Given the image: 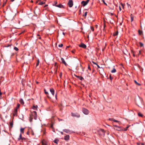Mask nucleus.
<instances>
[{"mask_svg": "<svg viewBox=\"0 0 145 145\" xmlns=\"http://www.w3.org/2000/svg\"><path fill=\"white\" fill-rule=\"evenodd\" d=\"M33 118L35 120L37 119V112L35 111H33V112H31V114L30 115L29 120L31 122L32 121V120Z\"/></svg>", "mask_w": 145, "mask_h": 145, "instance_id": "f257e3e1", "label": "nucleus"}, {"mask_svg": "<svg viewBox=\"0 0 145 145\" xmlns=\"http://www.w3.org/2000/svg\"><path fill=\"white\" fill-rule=\"evenodd\" d=\"M82 111L83 113L85 115H87L89 113V111L87 109L83 108H82Z\"/></svg>", "mask_w": 145, "mask_h": 145, "instance_id": "f03ea898", "label": "nucleus"}, {"mask_svg": "<svg viewBox=\"0 0 145 145\" xmlns=\"http://www.w3.org/2000/svg\"><path fill=\"white\" fill-rule=\"evenodd\" d=\"M71 115L74 117H77L78 118H79L80 116V115L77 113H71Z\"/></svg>", "mask_w": 145, "mask_h": 145, "instance_id": "7ed1b4c3", "label": "nucleus"}, {"mask_svg": "<svg viewBox=\"0 0 145 145\" xmlns=\"http://www.w3.org/2000/svg\"><path fill=\"white\" fill-rule=\"evenodd\" d=\"M89 0H87L86 1H83L81 2V3L83 6H85L88 3Z\"/></svg>", "mask_w": 145, "mask_h": 145, "instance_id": "20e7f679", "label": "nucleus"}, {"mask_svg": "<svg viewBox=\"0 0 145 145\" xmlns=\"http://www.w3.org/2000/svg\"><path fill=\"white\" fill-rule=\"evenodd\" d=\"M68 5L70 7H71L73 5V2L72 0H69Z\"/></svg>", "mask_w": 145, "mask_h": 145, "instance_id": "39448f33", "label": "nucleus"}, {"mask_svg": "<svg viewBox=\"0 0 145 145\" xmlns=\"http://www.w3.org/2000/svg\"><path fill=\"white\" fill-rule=\"evenodd\" d=\"M79 46L84 48H86V45L82 43H81L80 44H79Z\"/></svg>", "mask_w": 145, "mask_h": 145, "instance_id": "423d86ee", "label": "nucleus"}, {"mask_svg": "<svg viewBox=\"0 0 145 145\" xmlns=\"http://www.w3.org/2000/svg\"><path fill=\"white\" fill-rule=\"evenodd\" d=\"M63 132L68 133L71 134L72 133V131L69 129H64L63 130Z\"/></svg>", "mask_w": 145, "mask_h": 145, "instance_id": "0eeeda50", "label": "nucleus"}, {"mask_svg": "<svg viewBox=\"0 0 145 145\" xmlns=\"http://www.w3.org/2000/svg\"><path fill=\"white\" fill-rule=\"evenodd\" d=\"M61 61L62 63L64 64L65 66H67V64L65 62V60L63 58H61Z\"/></svg>", "mask_w": 145, "mask_h": 145, "instance_id": "6e6552de", "label": "nucleus"}, {"mask_svg": "<svg viewBox=\"0 0 145 145\" xmlns=\"http://www.w3.org/2000/svg\"><path fill=\"white\" fill-rule=\"evenodd\" d=\"M74 76L75 77H76L77 78H78L81 81L84 80V78L82 76H77L75 74H74Z\"/></svg>", "mask_w": 145, "mask_h": 145, "instance_id": "1a4fd4ad", "label": "nucleus"}, {"mask_svg": "<svg viewBox=\"0 0 145 145\" xmlns=\"http://www.w3.org/2000/svg\"><path fill=\"white\" fill-rule=\"evenodd\" d=\"M69 139V135H67L64 137V139L65 140H68Z\"/></svg>", "mask_w": 145, "mask_h": 145, "instance_id": "9d476101", "label": "nucleus"}, {"mask_svg": "<svg viewBox=\"0 0 145 145\" xmlns=\"http://www.w3.org/2000/svg\"><path fill=\"white\" fill-rule=\"evenodd\" d=\"M50 91L51 92L52 94L54 95V94L55 91L54 89L53 88H51L50 89Z\"/></svg>", "mask_w": 145, "mask_h": 145, "instance_id": "9b49d317", "label": "nucleus"}, {"mask_svg": "<svg viewBox=\"0 0 145 145\" xmlns=\"http://www.w3.org/2000/svg\"><path fill=\"white\" fill-rule=\"evenodd\" d=\"M18 112V110L17 108H15L14 110V111L13 115L14 116H16L17 115V114Z\"/></svg>", "mask_w": 145, "mask_h": 145, "instance_id": "f8f14e48", "label": "nucleus"}, {"mask_svg": "<svg viewBox=\"0 0 145 145\" xmlns=\"http://www.w3.org/2000/svg\"><path fill=\"white\" fill-rule=\"evenodd\" d=\"M20 103L22 105H23L24 104V102L22 99H21L19 101Z\"/></svg>", "mask_w": 145, "mask_h": 145, "instance_id": "ddd939ff", "label": "nucleus"}, {"mask_svg": "<svg viewBox=\"0 0 145 145\" xmlns=\"http://www.w3.org/2000/svg\"><path fill=\"white\" fill-rule=\"evenodd\" d=\"M25 129V128H21V129H20V132H21V133H23V134L24 133V130Z\"/></svg>", "mask_w": 145, "mask_h": 145, "instance_id": "4468645a", "label": "nucleus"}, {"mask_svg": "<svg viewBox=\"0 0 145 145\" xmlns=\"http://www.w3.org/2000/svg\"><path fill=\"white\" fill-rule=\"evenodd\" d=\"M59 141V140L58 139H55L54 141V142L56 144H57L58 142Z\"/></svg>", "mask_w": 145, "mask_h": 145, "instance_id": "2eb2a0df", "label": "nucleus"}, {"mask_svg": "<svg viewBox=\"0 0 145 145\" xmlns=\"http://www.w3.org/2000/svg\"><path fill=\"white\" fill-rule=\"evenodd\" d=\"M56 6L57 7H58L61 8H62L63 7V6L61 4H59L58 5H56Z\"/></svg>", "mask_w": 145, "mask_h": 145, "instance_id": "dca6fc26", "label": "nucleus"}, {"mask_svg": "<svg viewBox=\"0 0 145 145\" xmlns=\"http://www.w3.org/2000/svg\"><path fill=\"white\" fill-rule=\"evenodd\" d=\"M134 81L135 83V84L137 85L138 86H140L141 84L139 83H138V82H137V81L136 80H134Z\"/></svg>", "mask_w": 145, "mask_h": 145, "instance_id": "f3484780", "label": "nucleus"}, {"mask_svg": "<svg viewBox=\"0 0 145 145\" xmlns=\"http://www.w3.org/2000/svg\"><path fill=\"white\" fill-rule=\"evenodd\" d=\"M37 106H33V109L34 110H37Z\"/></svg>", "mask_w": 145, "mask_h": 145, "instance_id": "a211bd4d", "label": "nucleus"}, {"mask_svg": "<svg viewBox=\"0 0 145 145\" xmlns=\"http://www.w3.org/2000/svg\"><path fill=\"white\" fill-rule=\"evenodd\" d=\"M45 94L46 95L47 97L49 98H51L49 96V93L48 92L45 91L44 92Z\"/></svg>", "mask_w": 145, "mask_h": 145, "instance_id": "6ab92c4d", "label": "nucleus"}, {"mask_svg": "<svg viewBox=\"0 0 145 145\" xmlns=\"http://www.w3.org/2000/svg\"><path fill=\"white\" fill-rule=\"evenodd\" d=\"M116 72V70L114 68H113V69L111 71V72L112 73H115Z\"/></svg>", "mask_w": 145, "mask_h": 145, "instance_id": "aec40b11", "label": "nucleus"}, {"mask_svg": "<svg viewBox=\"0 0 145 145\" xmlns=\"http://www.w3.org/2000/svg\"><path fill=\"white\" fill-rule=\"evenodd\" d=\"M10 125L11 128H12L13 125V121H11L10 122Z\"/></svg>", "mask_w": 145, "mask_h": 145, "instance_id": "412c9836", "label": "nucleus"}, {"mask_svg": "<svg viewBox=\"0 0 145 145\" xmlns=\"http://www.w3.org/2000/svg\"><path fill=\"white\" fill-rule=\"evenodd\" d=\"M132 14L131 15V22H132L133 21V16H132Z\"/></svg>", "mask_w": 145, "mask_h": 145, "instance_id": "4be33fe9", "label": "nucleus"}, {"mask_svg": "<svg viewBox=\"0 0 145 145\" xmlns=\"http://www.w3.org/2000/svg\"><path fill=\"white\" fill-rule=\"evenodd\" d=\"M21 138H22V134H21V133H20V135L19 137V138H18V140H21Z\"/></svg>", "mask_w": 145, "mask_h": 145, "instance_id": "5701e85b", "label": "nucleus"}, {"mask_svg": "<svg viewBox=\"0 0 145 145\" xmlns=\"http://www.w3.org/2000/svg\"><path fill=\"white\" fill-rule=\"evenodd\" d=\"M139 44H140V46L141 47H143V43L141 42H139Z\"/></svg>", "mask_w": 145, "mask_h": 145, "instance_id": "b1692460", "label": "nucleus"}, {"mask_svg": "<svg viewBox=\"0 0 145 145\" xmlns=\"http://www.w3.org/2000/svg\"><path fill=\"white\" fill-rule=\"evenodd\" d=\"M100 130L102 132L103 134V135H105L104 130L103 129H101Z\"/></svg>", "mask_w": 145, "mask_h": 145, "instance_id": "393cba45", "label": "nucleus"}, {"mask_svg": "<svg viewBox=\"0 0 145 145\" xmlns=\"http://www.w3.org/2000/svg\"><path fill=\"white\" fill-rule=\"evenodd\" d=\"M138 115L139 116L142 117L143 116V115L140 113H138Z\"/></svg>", "mask_w": 145, "mask_h": 145, "instance_id": "a878e982", "label": "nucleus"}, {"mask_svg": "<svg viewBox=\"0 0 145 145\" xmlns=\"http://www.w3.org/2000/svg\"><path fill=\"white\" fill-rule=\"evenodd\" d=\"M20 106V104L19 103H18L17 105V106L15 108H17V110H18V108H19Z\"/></svg>", "mask_w": 145, "mask_h": 145, "instance_id": "bb28decb", "label": "nucleus"}, {"mask_svg": "<svg viewBox=\"0 0 145 145\" xmlns=\"http://www.w3.org/2000/svg\"><path fill=\"white\" fill-rule=\"evenodd\" d=\"M138 33L140 35H141L142 33V32L140 30H138Z\"/></svg>", "mask_w": 145, "mask_h": 145, "instance_id": "cd10ccee", "label": "nucleus"}, {"mask_svg": "<svg viewBox=\"0 0 145 145\" xmlns=\"http://www.w3.org/2000/svg\"><path fill=\"white\" fill-rule=\"evenodd\" d=\"M45 2H41L39 3V5H42L43 4H45Z\"/></svg>", "mask_w": 145, "mask_h": 145, "instance_id": "c85d7f7f", "label": "nucleus"}, {"mask_svg": "<svg viewBox=\"0 0 145 145\" xmlns=\"http://www.w3.org/2000/svg\"><path fill=\"white\" fill-rule=\"evenodd\" d=\"M14 50H15L16 51H18L19 50L18 48L16 47H14Z\"/></svg>", "mask_w": 145, "mask_h": 145, "instance_id": "c756f323", "label": "nucleus"}, {"mask_svg": "<svg viewBox=\"0 0 145 145\" xmlns=\"http://www.w3.org/2000/svg\"><path fill=\"white\" fill-rule=\"evenodd\" d=\"M118 32L117 31L115 33H114L113 35L114 36H115L117 35H118Z\"/></svg>", "mask_w": 145, "mask_h": 145, "instance_id": "7c9ffc66", "label": "nucleus"}, {"mask_svg": "<svg viewBox=\"0 0 145 145\" xmlns=\"http://www.w3.org/2000/svg\"><path fill=\"white\" fill-rule=\"evenodd\" d=\"M42 145H48L47 144V143L45 142H42Z\"/></svg>", "mask_w": 145, "mask_h": 145, "instance_id": "2f4dec72", "label": "nucleus"}, {"mask_svg": "<svg viewBox=\"0 0 145 145\" xmlns=\"http://www.w3.org/2000/svg\"><path fill=\"white\" fill-rule=\"evenodd\" d=\"M39 60L38 59L37 61V63H36V67L37 66L39 65Z\"/></svg>", "mask_w": 145, "mask_h": 145, "instance_id": "473e14b6", "label": "nucleus"}, {"mask_svg": "<svg viewBox=\"0 0 145 145\" xmlns=\"http://www.w3.org/2000/svg\"><path fill=\"white\" fill-rule=\"evenodd\" d=\"M3 78V77H0V82H1L2 81H3V80H2Z\"/></svg>", "mask_w": 145, "mask_h": 145, "instance_id": "72a5a7b5", "label": "nucleus"}, {"mask_svg": "<svg viewBox=\"0 0 145 145\" xmlns=\"http://www.w3.org/2000/svg\"><path fill=\"white\" fill-rule=\"evenodd\" d=\"M12 44H7L6 45V47H8L10 46Z\"/></svg>", "mask_w": 145, "mask_h": 145, "instance_id": "f704fd0d", "label": "nucleus"}, {"mask_svg": "<svg viewBox=\"0 0 145 145\" xmlns=\"http://www.w3.org/2000/svg\"><path fill=\"white\" fill-rule=\"evenodd\" d=\"M88 12H85L84 14V16H85V17L86 16Z\"/></svg>", "mask_w": 145, "mask_h": 145, "instance_id": "c9c22d12", "label": "nucleus"}, {"mask_svg": "<svg viewBox=\"0 0 145 145\" xmlns=\"http://www.w3.org/2000/svg\"><path fill=\"white\" fill-rule=\"evenodd\" d=\"M63 44H59V45L58 46H59V47H62L63 46Z\"/></svg>", "mask_w": 145, "mask_h": 145, "instance_id": "e433bc0d", "label": "nucleus"}, {"mask_svg": "<svg viewBox=\"0 0 145 145\" xmlns=\"http://www.w3.org/2000/svg\"><path fill=\"white\" fill-rule=\"evenodd\" d=\"M90 28H91V29L92 30V31H94V28L93 27H91V26L90 27Z\"/></svg>", "mask_w": 145, "mask_h": 145, "instance_id": "4c0bfd02", "label": "nucleus"}, {"mask_svg": "<svg viewBox=\"0 0 145 145\" xmlns=\"http://www.w3.org/2000/svg\"><path fill=\"white\" fill-rule=\"evenodd\" d=\"M108 120L110 121H114V119L113 118H110L108 119Z\"/></svg>", "mask_w": 145, "mask_h": 145, "instance_id": "58836bf2", "label": "nucleus"}, {"mask_svg": "<svg viewBox=\"0 0 145 145\" xmlns=\"http://www.w3.org/2000/svg\"><path fill=\"white\" fill-rule=\"evenodd\" d=\"M62 72H60V74H59V76L60 77V78H61V77H62Z\"/></svg>", "mask_w": 145, "mask_h": 145, "instance_id": "ea45409f", "label": "nucleus"}, {"mask_svg": "<svg viewBox=\"0 0 145 145\" xmlns=\"http://www.w3.org/2000/svg\"><path fill=\"white\" fill-rule=\"evenodd\" d=\"M88 69L89 70H91V68L89 65H88Z\"/></svg>", "mask_w": 145, "mask_h": 145, "instance_id": "a19ab883", "label": "nucleus"}, {"mask_svg": "<svg viewBox=\"0 0 145 145\" xmlns=\"http://www.w3.org/2000/svg\"><path fill=\"white\" fill-rule=\"evenodd\" d=\"M55 97L56 100L57 99V93H56L55 95Z\"/></svg>", "mask_w": 145, "mask_h": 145, "instance_id": "79ce46f5", "label": "nucleus"}, {"mask_svg": "<svg viewBox=\"0 0 145 145\" xmlns=\"http://www.w3.org/2000/svg\"><path fill=\"white\" fill-rule=\"evenodd\" d=\"M110 78L111 80H112L113 79V78L111 77V75H110Z\"/></svg>", "mask_w": 145, "mask_h": 145, "instance_id": "37998d69", "label": "nucleus"}, {"mask_svg": "<svg viewBox=\"0 0 145 145\" xmlns=\"http://www.w3.org/2000/svg\"><path fill=\"white\" fill-rule=\"evenodd\" d=\"M102 1L106 5H107V4L105 3V1L104 0H102Z\"/></svg>", "mask_w": 145, "mask_h": 145, "instance_id": "c03bdc74", "label": "nucleus"}, {"mask_svg": "<svg viewBox=\"0 0 145 145\" xmlns=\"http://www.w3.org/2000/svg\"><path fill=\"white\" fill-rule=\"evenodd\" d=\"M6 3H7V2H6L4 3H3V7H4L5 5L6 4Z\"/></svg>", "mask_w": 145, "mask_h": 145, "instance_id": "a18cd8bd", "label": "nucleus"}, {"mask_svg": "<svg viewBox=\"0 0 145 145\" xmlns=\"http://www.w3.org/2000/svg\"><path fill=\"white\" fill-rule=\"evenodd\" d=\"M113 121H114V122H119V121H118L117 120H115L114 119Z\"/></svg>", "mask_w": 145, "mask_h": 145, "instance_id": "49530a36", "label": "nucleus"}, {"mask_svg": "<svg viewBox=\"0 0 145 145\" xmlns=\"http://www.w3.org/2000/svg\"><path fill=\"white\" fill-rule=\"evenodd\" d=\"M31 134L33 135H34V133L32 130L31 131Z\"/></svg>", "mask_w": 145, "mask_h": 145, "instance_id": "de8ad7c7", "label": "nucleus"}, {"mask_svg": "<svg viewBox=\"0 0 145 145\" xmlns=\"http://www.w3.org/2000/svg\"><path fill=\"white\" fill-rule=\"evenodd\" d=\"M92 62L94 64L97 65V63H96L95 62H93V61H92Z\"/></svg>", "mask_w": 145, "mask_h": 145, "instance_id": "09e8293b", "label": "nucleus"}, {"mask_svg": "<svg viewBox=\"0 0 145 145\" xmlns=\"http://www.w3.org/2000/svg\"><path fill=\"white\" fill-rule=\"evenodd\" d=\"M97 65L98 67V68H101V67H100L99 66V65H98V64H97Z\"/></svg>", "mask_w": 145, "mask_h": 145, "instance_id": "8fccbe9b", "label": "nucleus"}, {"mask_svg": "<svg viewBox=\"0 0 145 145\" xmlns=\"http://www.w3.org/2000/svg\"><path fill=\"white\" fill-rule=\"evenodd\" d=\"M24 139H25V138L24 137H22V138H21V140H23Z\"/></svg>", "mask_w": 145, "mask_h": 145, "instance_id": "3c124183", "label": "nucleus"}, {"mask_svg": "<svg viewBox=\"0 0 145 145\" xmlns=\"http://www.w3.org/2000/svg\"><path fill=\"white\" fill-rule=\"evenodd\" d=\"M71 46H67L66 47V49H67V48H69V47H70Z\"/></svg>", "mask_w": 145, "mask_h": 145, "instance_id": "603ef678", "label": "nucleus"}, {"mask_svg": "<svg viewBox=\"0 0 145 145\" xmlns=\"http://www.w3.org/2000/svg\"><path fill=\"white\" fill-rule=\"evenodd\" d=\"M27 134L28 135H29V131H28L27 132Z\"/></svg>", "mask_w": 145, "mask_h": 145, "instance_id": "864d4df0", "label": "nucleus"}, {"mask_svg": "<svg viewBox=\"0 0 145 145\" xmlns=\"http://www.w3.org/2000/svg\"><path fill=\"white\" fill-rule=\"evenodd\" d=\"M140 54H141V51L140 50V51H139V53L138 54V55H139Z\"/></svg>", "mask_w": 145, "mask_h": 145, "instance_id": "5fc2aeb1", "label": "nucleus"}, {"mask_svg": "<svg viewBox=\"0 0 145 145\" xmlns=\"http://www.w3.org/2000/svg\"><path fill=\"white\" fill-rule=\"evenodd\" d=\"M91 93L89 95V97H91Z\"/></svg>", "mask_w": 145, "mask_h": 145, "instance_id": "6e6d98bb", "label": "nucleus"}, {"mask_svg": "<svg viewBox=\"0 0 145 145\" xmlns=\"http://www.w3.org/2000/svg\"><path fill=\"white\" fill-rule=\"evenodd\" d=\"M54 3H55V5L57 3V1H55L54 2Z\"/></svg>", "mask_w": 145, "mask_h": 145, "instance_id": "4d7b16f0", "label": "nucleus"}, {"mask_svg": "<svg viewBox=\"0 0 145 145\" xmlns=\"http://www.w3.org/2000/svg\"><path fill=\"white\" fill-rule=\"evenodd\" d=\"M47 6H48V5H45L44 6V7H46Z\"/></svg>", "mask_w": 145, "mask_h": 145, "instance_id": "13d9d810", "label": "nucleus"}, {"mask_svg": "<svg viewBox=\"0 0 145 145\" xmlns=\"http://www.w3.org/2000/svg\"><path fill=\"white\" fill-rule=\"evenodd\" d=\"M2 94V93L1 92V91H0V95H1Z\"/></svg>", "mask_w": 145, "mask_h": 145, "instance_id": "bf43d9fd", "label": "nucleus"}, {"mask_svg": "<svg viewBox=\"0 0 145 145\" xmlns=\"http://www.w3.org/2000/svg\"><path fill=\"white\" fill-rule=\"evenodd\" d=\"M119 9L120 11H121V8L120 7V8H119Z\"/></svg>", "mask_w": 145, "mask_h": 145, "instance_id": "052dcab7", "label": "nucleus"}, {"mask_svg": "<svg viewBox=\"0 0 145 145\" xmlns=\"http://www.w3.org/2000/svg\"><path fill=\"white\" fill-rule=\"evenodd\" d=\"M109 13L111 14V15L112 16L113 15V14L112 13Z\"/></svg>", "mask_w": 145, "mask_h": 145, "instance_id": "680f3d73", "label": "nucleus"}, {"mask_svg": "<svg viewBox=\"0 0 145 145\" xmlns=\"http://www.w3.org/2000/svg\"><path fill=\"white\" fill-rule=\"evenodd\" d=\"M141 145H144V144L143 143H141Z\"/></svg>", "mask_w": 145, "mask_h": 145, "instance_id": "e2e57ef3", "label": "nucleus"}, {"mask_svg": "<svg viewBox=\"0 0 145 145\" xmlns=\"http://www.w3.org/2000/svg\"><path fill=\"white\" fill-rule=\"evenodd\" d=\"M133 56L134 57H135V55L134 54H133Z\"/></svg>", "mask_w": 145, "mask_h": 145, "instance_id": "0e129e2a", "label": "nucleus"}, {"mask_svg": "<svg viewBox=\"0 0 145 145\" xmlns=\"http://www.w3.org/2000/svg\"><path fill=\"white\" fill-rule=\"evenodd\" d=\"M61 134L62 135H63V132H61Z\"/></svg>", "mask_w": 145, "mask_h": 145, "instance_id": "69168bd1", "label": "nucleus"}, {"mask_svg": "<svg viewBox=\"0 0 145 145\" xmlns=\"http://www.w3.org/2000/svg\"><path fill=\"white\" fill-rule=\"evenodd\" d=\"M14 55V53H12V56H13Z\"/></svg>", "mask_w": 145, "mask_h": 145, "instance_id": "338daca9", "label": "nucleus"}, {"mask_svg": "<svg viewBox=\"0 0 145 145\" xmlns=\"http://www.w3.org/2000/svg\"><path fill=\"white\" fill-rule=\"evenodd\" d=\"M63 34L64 35H65V33L64 32H63Z\"/></svg>", "mask_w": 145, "mask_h": 145, "instance_id": "774afa93", "label": "nucleus"}]
</instances>
